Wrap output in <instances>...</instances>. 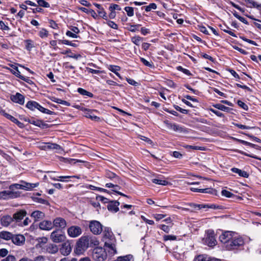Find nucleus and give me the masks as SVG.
Listing matches in <instances>:
<instances>
[{
  "label": "nucleus",
  "instance_id": "1",
  "mask_svg": "<svg viewBox=\"0 0 261 261\" xmlns=\"http://www.w3.org/2000/svg\"><path fill=\"white\" fill-rule=\"evenodd\" d=\"M104 242V249L107 251L108 253L110 256H114L117 254L116 249V240L115 237H112L109 239H103Z\"/></svg>",
  "mask_w": 261,
  "mask_h": 261
},
{
  "label": "nucleus",
  "instance_id": "2",
  "mask_svg": "<svg viewBox=\"0 0 261 261\" xmlns=\"http://www.w3.org/2000/svg\"><path fill=\"white\" fill-rule=\"evenodd\" d=\"M244 240L242 238L234 236L227 243L226 246H224L227 250H232L238 249L240 246L244 245Z\"/></svg>",
  "mask_w": 261,
  "mask_h": 261
},
{
  "label": "nucleus",
  "instance_id": "3",
  "mask_svg": "<svg viewBox=\"0 0 261 261\" xmlns=\"http://www.w3.org/2000/svg\"><path fill=\"white\" fill-rule=\"evenodd\" d=\"M107 251L101 247H96L92 251V258L95 261H104L107 257Z\"/></svg>",
  "mask_w": 261,
  "mask_h": 261
},
{
  "label": "nucleus",
  "instance_id": "4",
  "mask_svg": "<svg viewBox=\"0 0 261 261\" xmlns=\"http://www.w3.org/2000/svg\"><path fill=\"white\" fill-rule=\"evenodd\" d=\"M88 247L89 245L88 237L83 236L77 242L75 251L77 254H81Z\"/></svg>",
  "mask_w": 261,
  "mask_h": 261
},
{
  "label": "nucleus",
  "instance_id": "5",
  "mask_svg": "<svg viewBox=\"0 0 261 261\" xmlns=\"http://www.w3.org/2000/svg\"><path fill=\"white\" fill-rule=\"evenodd\" d=\"M20 196V192L18 191H3L0 192V199H13Z\"/></svg>",
  "mask_w": 261,
  "mask_h": 261
},
{
  "label": "nucleus",
  "instance_id": "6",
  "mask_svg": "<svg viewBox=\"0 0 261 261\" xmlns=\"http://www.w3.org/2000/svg\"><path fill=\"white\" fill-rule=\"evenodd\" d=\"M91 231L94 234H99L102 231V226L101 223L96 220L91 221L89 224Z\"/></svg>",
  "mask_w": 261,
  "mask_h": 261
},
{
  "label": "nucleus",
  "instance_id": "7",
  "mask_svg": "<svg viewBox=\"0 0 261 261\" xmlns=\"http://www.w3.org/2000/svg\"><path fill=\"white\" fill-rule=\"evenodd\" d=\"M50 238L54 242L59 243L64 240L65 236L63 234L61 230L57 229L51 232Z\"/></svg>",
  "mask_w": 261,
  "mask_h": 261
},
{
  "label": "nucleus",
  "instance_id": "8",
  "mask_svg": "<svg viewBox=\"0 0 261 261\" xmlns=\"http://www.w3.org/2000/svg\"><path fill=\"white\" fill-rule=\"evenodd\" d=\"M205 243L210 247L215 246L217 244V241L215 237V233L213 230H208Z\"/></svg>",
  "mask_w": 261,
  "mask_h": 261
},
{
  "label": "nucleus",
  "instance_id": "9",
  "mask_svg": "<svg viewBox=\"0 0 261 261\" xmlns=\"http://www.w3.org/2000/svg\"><path fill=\"white\" fill-rule=\"evenodd\" d=\"M236 235V233L232 231H225L221 234L219 237L220 241L226 246L232 237Z\"/></svg>",
  "mask_w": 261,
  "mask_h": 261
},
{
  "label": "nucleus",
  "instance_id": "10",
  "mask_svg": "<svg viewBox=\"0 0 261 261\" xmlns=\"http://www.w3.org/2000/svg\"><path fill=\"white\" fill-rule=\"evenodd\" d=\"M82 229L78 226H72L67 229L68 235L72 238H76L82 234Z\"/></svg>",
  "mask_w": 261,
  "mask_h": 261
},
{
  "label": "nucleus",
  "instance_id": "11",
  "mask_svg": "<svg viewBox=\"0 0 261 261\" xmlns=\"http://www.w3.org/2000/svg\"><path fill=\"white\" fill-rule=\"evenodd\" d=\"M27 211L25 210H20L15 213L13 215V221L18 224L21 223V220L27 215Z\"/></svg>",
  "mask_w": 261,
  "mask_h": 261
},
{
  "label": "nucleus",
  "instance_id": "12",
  "mask_svg": "<svg viewBox=\"0 0 261 261\" xmlns=\"http://www.w3.org/2000/svg\"><path fill=\"white\" fill-rule=\"evenodd\" d=\"M52 223L53 227H55L60 228L61 230L64 229L67 225L65 220L61 217L56 218Z\"/></svg>",
  "mask_w": 261,
  "mask_h": 261
},
{
  "label": "nucleus",
  "instance_id": "13",
  "mask_svg": "<svg viewBox=\"0 0 261 261\" xmlns=\"http://www.w3.org/2000/svg\"><path fill=\"white\" fill-rule=\"evenodd\" d=\"M10 99L14 102L18 103L20 105H23L24 103L25 97L22 94L17 92L15 94L11 95Z\"/></svg>",
  "mask_w": 261,
  "mask_h": 261
},
{
  "label": "nucleus",
  "instance_id": "14",
  "mask_svg": "<svg viewBox=\"0 0 261 261\" xmlns=\"http://www.w3.org/2000/svg\"><path fill=\"white\" fill-rule=\"evenodd\" d=\"M81 110L85 111V116L86 117L90 118L92 120H93L95 121H98L100 120L99 117H98L93 114L94 112H96V110L87 109L86 108H84V109H82Z\"/></svg>",
  "mask_w": 261,
  "mask_h": 261
},
{
  "label": "nucleus",
  "instance_id": "15",
  "mask_svg": "<svg viewBox=\"0 0 261 261\" xmlns=\"http://www.w3.org/2000/svg\"><path fill=\"white\" fill-rule=\"evenodd\" d=\"M60 251L62 255L65 256L68 255L71 251L70 243L66 242L63 243Z\"/></svg>",
  "mask_w": 261,
  "mask_h": 261
},
{
  "label": "nucleus",
  "instance_id": "16",
  "mask_svg": "<svg viewBox=\"0 0 261 261\" xmlns=\"http://www.w3.org/2000/svg\"><path fill=\"white\" fill-rule=\"evenodd\" d=\"M11 240L14 244L20 246L24 244L25 242V238L21 234H13Z\"/></svg>",
  "mask_w": 261,
  "mask_h": 261
},
{
  "label": "nucleus",
  "instance_id": "17",
  "mask_svg": "<svg viewBox=\"0 0 261 261\" xmlns=\"http://www.w3.org/2000/svg\"><path fill=\"white\" fill-rule=\"evenodd\" d=\"M165 123L167 124V127L171 129L175 132L179 133H182L186 132L185 128L183 127H181L178 124L169 123L168 121L165 122Z\"/></svg>",
  "mask_w": 261,
  "mask_h": 261
},
{
  "label": "nucleus",
  "instance_id": "18",
  "mask_svg": "<svg viewBox=\"0 0 261 261\" xmlns=\"http://www.w3.org/2000/svg\"><path fill=\"white\" fill-rule=\"evenodd\" d=\"M39 228L41 230H50L53 228L51 221L49 220H43L39 223Z\"/></svg>",
  "mask_w": 261,
  "mask_h": 261
},
{
  "label": "nucleus",
  "instance_id": "19",
  "mask_svg": "<svg viewBox=\"0 0 261 261\" xmlns=\"http://www.w3.org/2000/svg\"><path fill=\"white\" fill-rule=\"evenodd\" d=\"M120 203L116 200H112L109 202L107 205V208L109 211L116 213L119 211L118 206Z\"/></svg>",
  "mask_w": 261,
  "mask_h": 261
},
{
  "label": "nucleus",
  "instance_id": "20",
  "mask_svg": "<svg viewBox=\"0 0 261 261\" xmlns=\"http://www.w3.org/2000/svg\"><path fill=\"white\" fill-rule=\"evenodd\" d=\"M93 5L97 8V12L98 13V16L107 20L108 17L107 15V13L105 11L104 8L102 7V6L97 3H94Z\"/></svg>",
  "mask_w": 261,
  "mask_h": 261
},
{
  "label": "nucleus",
  "instance_id": "21",
  "mask_svg": "<svg viewBox=\"0 0 261 261\" xmlns=\"http://www.w3.org/2000/svg\"><path fill=\"white\" fill-rule=\"evenodd\" d=\"M194 261H221V259L211 257L207 255H199L195 257Z\"/></svg>",
  "mask_w": 261,
  "mask_h": 261
},
{
  "label": "nucleus",
  "instance_id": "22",
  "mask_svg": "<svg viewBox=\"0 0 261 261\" xmlns=\"http://www.w3.org/2000/svg\"><path fill=\"white\" fill-rule=\"evenodd\" d=\"M3 115L6 118H7L8 119L11 120L13 123L16 124L19 127L22 128L24 127V124L23 123L18 121L16 118H15L13 116H11V115L8 114L7 113H5V112H3Z\"/></svg>",
  "mask_w": 261,
  "mask_h": 261
},
{
  "label": "nucleus",
  "instance_id": "23",
  "mask_svg": "<svg viewBox=\"0 0 261 261\" xmlns=\"http://www.w3.org/2000/svg\"><path fill=\"white\" fill-rule=\"evenodd\" d=\"M0 221L2 226L7 227L13 221V219L10 215H5L1 218Z\"/></svg>",
  "mask_w": 261,
  "mask_h": 261
},
{
  "label": "nucleus",
  "instance_id": "24",
  "mask_svg": "<svg viewBox=\"0 0 261 261\" xmlns=\"http://www.w3.org/2000/svg\"><path fill=\"white\" fill-rule=\"evenodd\" d=\"M105 176L107 178L112 180L114 183L120 184V179L115 173L110 171H108L106 172Z\"/></svg>",
  "mask_w": 261,
  "mask_h": 261
},
{
  "label": "nucleus",
  "instance_id": "25",
  "mask_svg": "<svg viewBox=\"0 0 261 261\" xmlns=\"http://www.w3.org/2000/svg\"><path fill=\"white\" fill-rule=\"evenodd\" d=\"M44 249L45 250L46 252L50 254H55L57 253L59 250L57 245L54 244H47L44 248Z\"/></svg>",
  "mask_w": 261,
  "mask_h": 261
},
{
  "label": "nucleus",
  "instance_id": "26",
  "mask_svg": "<svg viewBox=\"0 0 261 261\" xmlns=\"http://www.w3.org/2000/svg\"><path fill=\"white\" fill-rule=\"evenodd\" d=\"M20 182H21V183H22V184H23L24 190H27V191L31 190L33 188L38 187L39 185L38 182L31 184V183H29V182H25L23 180H21Z\"/></svg>",
  "mask_w": 261,
  "mask_h": 261
},
{
  "label": "nucleus",
  "instance_id": "27",
  "mask_svg": "<svg viewBox=\"0 0 261 261\" xmlns=\"http://www.w3.org/2000/svg\"><path fill=\"white\" fill-rule=\"evenodd\" d=\"M231 171L233 173L238 174L241 177L248 178L249 176V174L246 171L242 170L237 168H231Z\"/></svg>",
  "mask_w": 261,
  "mask_h": 261
},
{
  "label": "nucleus",
  "instance_id": "28",
  "mask_svg": "<svg viewBox=\"0 0 261 261\" xmlns=\"http://www.w3.org/2000/svg\"><path fill=\"white\" fill-rule=\"evenodd\" d=\"M31 216L32 217L34 218L35 221H38L39 219H43L45 215L43 212H42L41 211H34L31 214Z\"/></svg>",
  "mask_w": 261,
  "mask_h": 261
},
{
  "label": "nucleus",
  "instance_id": "29",
  "mask_svg": "<svg viewBox=\"0 0 261 261\" xmlns=\"http://www.w3.org/2000/svg\"><path fill=\"white\" fill-rule=\"evenodd\" d=\"M89 247L97 246L99 244V241L95 236H87Z\"/></svg>",
  "mask_w": 261,
  "mask_h": 261
},
{
  "label": "nucleus",
  "instance_id": "30",
  "mask_svg": "<svg viewBox=\"0 0 261 261\" xmlns=\"http://www.w3.org/2000/svg\"><path fill=\"white\" fill-rule=\"evenodd\" d=\"M112 237H115L111 228L109 227H105L103 230V239H109Z\"/></svg>",
  "mask_w": 261,
  "mask_h": 261
},
{
  "label": "nucleus",
  "instance_id": "31",
  "mask_svg": "<svg viewBox=\"0 0 261 261\" xmlns=\"http://www.w3.org/2000/svg\"><path fill=\"white\" fill-rule=\"evenodd\" d=\"M12 236L13 234L8 231H2L0 232V238L6 240H11Z\"/></svg>",
  "mask_w": 261,
  "mask_h": 261
},
{
  "label": "nucleus",
  "instance_id": "32",
  "mask_svg": "<svg viewBox=\"0 0 261 261\" xmlns=\"http://www.w3.org/2000/svg\"><path fill=\"white\" fill-rule=\"evenodd\" d=\"M46 144L47 145L45 146V148L47 149L57 150H62V147L57 144L47 143Z\"/></svg>",
  "mask_w": 261,
  "mask_h": 261
},
{
  "label": "nucleus",
  "instance_id": "33",
  "mask_svg": "<svg viewBox=\"0 0 261 261\" xmlns=\"http://www.w3.org/2000/svg\"><path fill=\"white\" fill-rule=\"evenodd\" d=\"M50 99L52 101L58 103L62 104L66 106H70V103L69 102L56 98L55 97H51V98H50Z\"/></svg>",
  "mask_w": 261,
  "mask_h": 261
},
{
  "label": "nucleus",
  "instance_id": "34",
  "mask_svg": "<svg viewBox=\"0 0 261 261\" xmlns=\"http://www.w3.org/2000/svg\"><path fill=\"white\" fill-rule=\"evenodd\" d=\"M152 181L153 183H154L155 184L163 186H166L168 185V184H170V182L167 180L162 179L160 178L152 179Z\"/></svg>",
  "mask_w": 261,
  "mask_h": 261
},
{
  "label": "nucleus",
  "instance_id": "35",
  "mask_svg": "<svg viewBox=\"0 0 261 261\" xmlns=\"http://www.w3.org/2000/svg\"><path fill=\"white\" fill-rule=\"evenodd\" d=\"M213 107L217 109H219L220 110H221V111H223L224 112H228L230 110H232V109H231L229 107H226L221 103H217V104L214 105Z\"/></svg>",
  "mask_w": 261,
  "mask_h": 261
},
{
  "label": "nucleus",
  "instance_id": "36",
  "mask_svg": "<svg viewBox=\"0 0 261 261\" xmlns=\"http://www.w3.org/2000/svg\"><path fill=\"white\" fill-rule=\"evenodd\" d=\"M37 106H38L37 102L33 100H30L27 103L25 107L30 110L34 111Z\"/></svg>",
  "mask_w": 261,
  "mask_h": 261
},
{
  "label": "nucleus",
  "instance_id": "37",
  "mask_svg": "<svg viewBox=\"0 0 261 261\" xmlns=\"http://www.w3.org/2000/svg\"><path fill=\"white\" fill-rule=\"evenodd\" d=\"M187 205H189L191 207H192L194 210H199L202 208H204V207L205 206L204 205V204H196L194 203H189L186 204Z\"/></svg>",
  "mask_w": 261,
  "mask_h": 261
},
{
  "label": "nucleus",
  "instance_id": "38",
  "mask_svg": "<svg viewBox=\"0 0 261 261\" xmlns=\"http://www.w3.org/2000/svg\"><path fill=\"white\" fill-rule=\"evenodd\" d=\"M25 44V49L29 51H30L32 48L34 47V42L31 39H27L24 40Z\"/></svg>",
  "mask_w": 261,
  "mask_h": 261
},
{
  "label": "nucleus",
  "instance_id": "39",
  "mask_svg": "<svg viewBox=\"0 0 261 261\" xmlns=\"http://www.w3.org/2000/svg\"><path fill=\"white\" fill-rule=\"evenodd\" d=\"M77 92L82 95L87 96L89 97H93V94L92 93L88 92L82 88H79L77 89Z\"/></svg>",
  "mask_w": 261,
  "mask_h": 261
},
{
  "label": "nucleus",
  "instance_id": "40",
  "mask_svg": "<svg viewBox=\"0 0 261 261\" xmlns=\"http://www.w3.org/2000/svg\"><path fill=\"white\" fill-rule=\"evenodd\" d=\"M221 194L222 196H225L227 198H237V196L233 194V193H231L230 192L226 190H223L221 191Z\"/></svg>",
  "mask_w": 261,
  "mask_h": 261
},
{
  "label": "nucleus",
  "instance_id": "41",
  "mask_svg": "<svg viewBox=\"0 0 261 261\" xmlns=\"http://www.w3.org/2000/svg\"><path fill=\"white\" fill-rule=\"evenodd\" d=\"M143 40V38L137 36L131 38L132 42L137 46H139L140 42Z\"/></svg>",
  "mask_w": 261,
  "mask_h": 261
},
{
  "label": "nucleus",
  "instance_id": "42",
  "mask_svg": "<svg viewBox=\"0 0 261 261\" xmlns=\"http://www.w3.org/2000/svg\"><path fill=\"white\" fill-rule=\"evenodd\" d=\"M9 188L10 190H12V191H14V190L16 189L24 190V188H23L22 183L21 184H12L9 186Z\"/></svg>",
  "mask_w": 261,
  "mask_h": 261
},
{
  "label": "nucleus",
  "instance_id": "43",
  "mask_svg": "<svg viewBox=\"0 0 261 261\" xmlns=\"http://www.w3.org/2000/svg\"><path fill=\"white\" fill-rule=\"evenodd\" d=\"M48 35V31L44 28H42L38 33L39 36L41 38H46Z\"/></svg>",
  "mask_w": 261,
  "mask_h": 261
},
{
  "label": "nucleus",
  "instance_id": "44",
  "mask_svg": "<svg viewBox=\"0 0 261 261\" xmlns=\"http://www.w3.org/2000/svg\"><path fill=\"white\" fill-rule=\"evenodd\" d=\"M140 60L141 62L146 66L150 67L151 68H154V65L152 62H149L143 58H141Z\"/></svg>",
  "mask_w": 261,
  "mask_h": 261
},
{
  "label": "nucleus",
  "instance_id": "45",
  "mask_svg": "<svg viewBox=\"0 0 261 261\" xmlns=\"http://www.w3.org/2000/svg\"><path fill=\"white\" fill-rule=\"evenodd\" d=\"M10 66L12 68V69H10L11 72L18 77V75L16 73H18L19 74H20V72L19 71L18 67L13 64H11Z\"/></svg>",
  "mask_w": 261,
  "mask_h": 261
},
{
  "label": "nucleus",
  "instance_id": "46",
  "mask_svg": "<svg viewBox=\"0 0 261 261\" xmlns=\"http://www.w3.org/2000/svg\"><path fill=\"white\" fill-rule=\"evenodd\" d=\"M37 5H39L40 7L44 8H49L50 7L49 4L45 1L44 0H37Z\"/></svg>",
  "mask_w": 261,
  "mask_h": 261
},
{
  "label": "nucleus",
  "instance_id": "47",
  "mask_svg": "<svg viewBox=\"0 0 261 261\" xmlns=\"http://www.w3.org/2000/svg\"><path fill=\"white\" fill-rule=\"evenodd\" d=\"M248 4H251V6L250 7H254L257 8L259 10L261 11V4H257L256 2L252 0H247L246 1Z\"/></svg>",
  "mask_w": 261,
  "mask_h": 261
},
{
  "label": "nucleus",
  "instance_id": "48",
  "mask_svg": "<svg viewBox=\"0 0 261 261\" xmlns=\"http://www.w3.org/2000/svg\"><path fill=\"white\" fill-rule=\"evenodd\" d=\"M96 199L97 201H100L103 203H108L109 204V202L110 201V200L108 198H106L101 195L97 196L96 197Z\"/></svg>",
  "mask_w": 261,
  "mask_h": 261
},
{
  "label": "nucleus",
  "instance_id": "49",
  "mask_svg": "<svg viewBox=\"0 0 261 261\" xmlns=\"http://www.w3.org/2000/svg\"><path fill=\"white\" fill-rule=\"evenodd\" d=\"M41 120L39 119H35L34 118H32L31 119H29L28 120V122L30 123V124H34V125L37 126L39 127L41 123Z\"/></svg>",
  "mask_w": 261,
  "mask_h": 261
},
{
  "label": "nucleus",
  "instance_id": "50",
  "mask_svg": "<svg viewBox=\"0 0 261 261\" xmlns=\"http://www.w3.org/2000/svg\"><path fill=\"white\" fill-rule=\"evenodd\" d=\"M141 25L140 24H129L130 28H128V30L132 32H136V31H138V28L141 26Z\"/></svg>",
  "mask_w": 261,
  "mask_h": 261
},
{
  "label": "nucleus",
  "instance_id": "51",
  "mask_svg": "<svg viewBox=\"0 0 261 261\" xmlns=\"http://www.w3.org/2000/svg\"><path fill=\"white\" fill-rule=\"evenodd\" d=\"M124 10L126 12L127 15L129 17L133 16L134 14V8L130 7H125Z\"/></svg>",
  "mask_w": 261,
  "mask_h": 261
},
{
  "label": "nucleus",
  "instance_id": "52",
  "mask_svg": "<svg viewBox=\"0 0 261 261\" xmlns=\"http://www.w3.org/2000/svg\"><path fill=\"white\" fill-rule=\"evenodd\" d=\"M157 8L155 3H151L148 6L145 7V10L146 12L150 11L152 9L155 10Z\"/></svg>",
  "mask_w": 261,
  "mask_h": 261
},
{
  "label": "nucleus",
  "instance_id": "53",
  "mask_svg": "<svg viewBox=\"0 0 261 261\" xmlns=\"http://www.w3.org/2000/svg\"><path fill=\"white\" fill-rule=\"evenodd\" d=\"M18 75V77L19 79H20L21 80L25 81V82H27V83L30 84V85H32V84H34V82L31 80L29 77H25L22 75H21V74H19L18 73H16Z\"/></svg>",
  "mask_w": 261,
  "mask_h": 261
},
{
  "label": "nucleus",
  "instance_id": "54",
  "mask_svg": "<svg viewBox=\"0 0 261 261\" xmlns=\"http://www.w3.org/2000/svg\"><path fill=\"white\" fill-rule=\"evenodd\" d=\"M177 239L176 236L174 235H165L163 237V240L164 241H174Z\"/></svg>",
  "mask_w": 261,
  "mask_h": 261
},
{
  "label": "nucleus",
  "instance_id": "55",
  "mask_svg": "<svg viewBox=\"0 0 261 261\" xmlns=\"http://www.w3.org/2000/svg\"><path fill=\"white\" fill-rule=\"evenodd\" d=\"M109 69L112 72L116 74V73H118L117 71L120 70V67L118 66L110 65V67L109 68Z\"/></svg>",
  "mask_w": 261,
  "mask_h": 261
},
{
  "label": "nucleus",
  "instance_id": "56",
  "mask_svg": "<svg viewBox=\"0 0 261 261\" xmlns=\"http://www.w3.org/2000/svg\"><path fill=\"white\" fill-rule=\"evenodd\" d=\"M109 9L110 11H115V10H119V11L121 10L120 7L118 5H117V4H111L110 5V6L109 7Z\"/></svg>",
  "mask_w": 261,
  "mask_h": 261
},
{
  "label": "nucleus",
  "instance_id": "57",
  "mask_svg": "<svg viewBox=\"0 0 261 261\" xmlns=\"http://www.w3.org/2000/svg\"><path fill=\"white\" fill-rule=\"evenodd\" d=\"M237 103L239 106V107H240L244 110H245L246 111H247L248 110V106L246 103H245L244 102H243L242 101L239 100L237 101Z\"/></svg>",
  "mask_w": 261,
  "mask_h": 261
},
{
  "label": "nucleus",
  "instance_id": "58",
  "mask_svg": "<svg viewBox=\"0 0 261 261\" xmlns=\"http://www.w3.org/2000/svg\"><path fill=\"white\" fill-rule=\"evenodd\" d=\"M35 201L38 203L43 204L45 205H49V203L48 201L45 199H42L41 198H35Z\"/></svg>",
  "mask_w": 261,
  "mask_h": 261
},
{
  "label": "nucleus",
  "instance_id": "59",
  "mask_svg": "<svg viewBox=\"0 0 261 261\" xmlns=\"http://www.w3.org/2000/svg\"><path fill=\"white\" fill-rule=\"evenodd\" d=\"M0 29L3 31H9L10 28L2 20L0 21Z\"/></svg>",
  "mask_w": 261,
  "mask_h": 261
},
{
  "label": "nucleus",
  "instance_id": "60",
  "mask_svg": "<svg viewBox=\"0 0 261 261\" xmlns=\"http://www.w3.org/2000/svg\"><path fill=\"white\" fill-rule=\"evenodd\" d=\"M106 187L107 188H114L115 189L114 190H116V189H120V187L117 185V184H113V183H107L106 184Z\"/></svg>",
  "mask_w": 261,
  "mask_h": 261
},
{
  "label": "nucleus",
  "instance_id": "61",
  "mask_svg": "<svg viewBox=\"0 0 261 261\" xmlns=\"http://www.w3.org/2000/svg\"><path fill=\"white\" fill-rule=\"evenodd\" d=\"M107 24L112 29L116 30L118 29V25L113 21L108 20Z\"/></svg>",
  "mask_w": 261,
  "mask_h": 261
},
{
  "label": "nucleus",
  "instance_id": "62",
  "mask_svg": "<svg viewBox=\"0 0 261 261\" xmlns=\"http://www.w3.org/2000/svg\"><path fill=\"white\" fill-rule=\"evenodd\" d=\"M30 222L31 220L28 217H27L22 222L19 223L18 225L21 227L27 226Z\"/></svg>",
  "mask_w": 261,
  "mask_h": 261
},
{
  "label": "nucleus",
  "instance_id": "63",
  "mask_svg": "<svg viewBox=\"0 0 261 261\" xmlns=\"http://www.w3.org/2000/svg\"><path fill=\"white\" fill-rule=\"evenodd\" d=\"M8 254V250L6 248H2L0 249V257H4L7 256Z\"/></svg>",
  "mask_w": 261,
  "mask_h": 261
},
{
  "label": "nucleus",
  "instance_id": "64",
  "mask_svg": "<svg viewBox=\"0 0 261 261\" xmlns=\"http://www.w3.org/2000/svg\"><path fill=\"white\" fill-rule=\"evenodd\" d=\"M2 261H16V258L13 255H9L5 258L3 259Z\"/></svg>",
  "mask_w": 261,
  "mask_h": 261
}]
</instances>
